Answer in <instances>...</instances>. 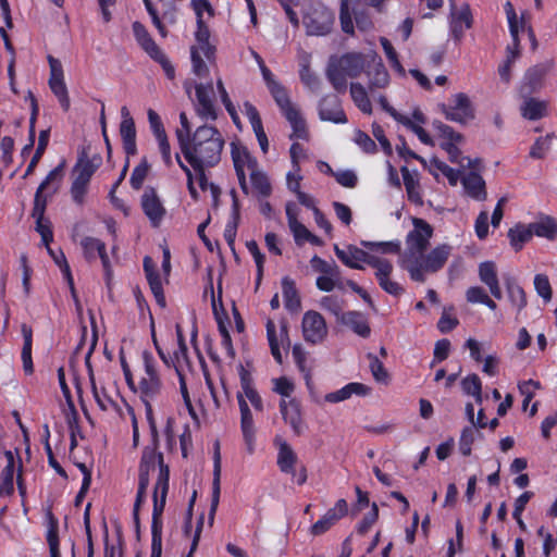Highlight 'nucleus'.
Here are the masks:
<instances>
[{"mask_svg": "<svg viewBox=\"0 0 557 557\" xmlns=\"http://www.w3.org/2000/svg\"><path fill=\"white\" fill-rule=\"evenodd\" d=\"M224 144L216 127L202 125L196 128L191 139L180 149L191 166H215L221 160Z\"/></svg>", "mask_w": 557, "mask_h": 557, "instance_id": "f257e3e1", "label": "nucleus"}, {"mask_svg": "<svg viewBox=\"0 0 557 557\" xmlns=\"http://www.w3.org/2000/svg\"><path fill=\"white\" fill-rule=\"evenodd\" d=\"M368 57L361 52L331 55L325 67V77L333 89L344 94L347 89V78H357L366 71Z\"/></svg>", "mask_w": 557, "mask_h": 557, "instance_id": "f03ea898", "label": "nucleus"}, {"mask_svg": "<svg viewBox=\"0 0 557 557\" xmlns=\"http://www.w3.org/2000/svg\"><path fill=\"white\" fill-rule=\"evenodd\" d=\"M64 165L65 161H62L50 171L35 193L32 216L36 220L35 228L40 235L46 232H52L51 222L45 218L47 198L58 193L63 178Z\"/></svg>", "mask_w": 557, "mask_h": 557, "instance_id": "7ed1b4c3", "label": "nucleus"}, {"mask_svg": "<svg viewBox=\"0 0 557 557\" xmlns=\"http://www.w3.org/2000/svg\"><path fill=\"white\" fill-rule=\"evenodd\" d=\"M334 13L322 2L306 1L302 5V24L309 36H325L334 25Z\"/></svg>", "mask_w": 557, "mask_h": 557, "instance_id": "20e7f679", "label": "nucleus"}, {"mask_svg": "<svg viewBox=\"0 0 557 557\" xmlns=\"http://www.w3.org/2000/svg\"><path fill=\"white\" fill-rule=\"evenodd\" d=\"M451 246L447 244L440 245L432 249L428 255L406 264L405 270L408 271L410 278L414 282H425L426 273H435L440 271L446 263L451 253Z\"/></svg>", "mask_w": 557, "mask_h": 557, "instance_id": "39448f33", "label": "nucleus"}, {"mask_svg": "<svg viewBox=\"0 0 557 557\" xmlns=\"http://www.w3.org/2000/svg\"><path fill=\"white\" fill-rule=\"evenodd\" d=\"M197 45L190 48V58L193 72L198 77H205L209 74V69L201 58V53L209 62L215 58V47L210 44V30L203 18L197 21V32L195 34Z\"/></svg>", "mask_w": 557, "mask_h": 557, "instance_id": "423d86ee", "label": "nucleus"}, {"mask_svg": "<svg viewBox=\"0 0 557 557\" xmlns=\"http://www.w3.org/2000/svg\"><path fill=\"white\" fill-rule=\"evenodd\" d=\"M414 228L408 233L406 238L407 250L403 257L401 267L405 269L406 264L419 259L429 247L430 239L433 235L432 226L424 220L414 218Z\"/></svg>", "mask_w": 557, "mask_h": 557, "instance_id": "0eeeda50", "label": "nucleus"}, {"mask_svg": "<svg viewBox=\"0 0 557 557\" xmlns=\"http://www.w3.org/2000/svg\"><path fill=\"white\" fill-rule=\"evenodd\" d=\"M96 170L97 164L88 162V148L83 147L72 171L74 180L71 186V196L75 203L83 205L89 182Z\"/></svg>", "mask_w": 557, "mask_h": 557, "instance_id": "6e6552de", "label": "nucleus"}, {"mask_svg": "<svg viewBox=\"0 0 557 557\" xmlns=\"http://www.w3.org/2000/svg\"><path fill=\"white\" fill-rule=\"evenodd\" d=\"M169 479L170 469L169 467L161 466V473L158 474V479L153 490V509H152V521H151V535L162 536V513L166 504V496L169 492Z\"/></svg>", "mask_w": 557, "mask_h": 557, "instance_id": "1a4fd4ad", "label": "nucleus"}, {"mask_svg": "<svg viewBox=\"0 0 557 557\" xmlns=\"http://www.w3.org/2000/svg\"><path fill=\"white\" fill-rule=\"evenodd\" d=\"M143 360L145 364V376L140 379L136 389L144 403H151V400H154L161 394L162 383L154 368L152 355L148 351H144Z\"/></svg>", "mask_w": 557, "mask_h": 557, "instance_id": "9d476101", "label": "nucleus"}, {"mask_svg": "<svg viewBox=\"0 0 557 557\" xmlns=\"http://www.w3.org/2000/svg\"><path fill=\"white\" fill-rule=\"evenodd\" d=\"M361 0H342L339 21L344 33L354 34L352 15L357 26L361 30H368L372 26L371 20L358 10Z\"/></svg>", "mask_w": 557, "mask_h": 557, "instance_id": "9b49d317", "label": "nucleus"}, {"mask_svg": "<svg viewBox=\"0 0 557 557\" xmlns=\"http://www.w3.org/2000/svg\"><path fill=\"white\" fill-rule=\"evenodd\" d=\"M50 67L49 87L53 95L58 98L60 106L66 112L70 109L71 102L67 92V87L64 82L63 67L60 60L48 57Z\"/></svg>", "mask_w": 557, "mask_h": 557, "instance_id": "f8f14e48", "label": "nucleus"}, {"mask_svg": "<svg viewBox=\"0 0 557 557\" xmlns=\"http://www.w3.org/2000/svg\"><path fill=\"white\" fill-rule=\"evenodd\" d=\"M369 265L375 269V277L384 292L395 297L400 296L405 292L399 283L391 280L394 269L391 261L376 257V259L369 260Z\"/></svg>", "mask_w": 557, "mask_h": 557, "instance_id": "ddd939ff", "label": "nucleus"}, {"mask_svg": "<svg viewBox=\"0 0 557 557\" xmlns=\"http://www.w3.org/2000/svg\"><path fill=\"white\" fill-rule=\"evenodd\" d=\"M196 103L195 110L197 114L203 120L214 121L218 117V113L214 107V89L213 83L208 84H196Z\"/></svg>", "mask_w": 557, "mask_h": 557, "instance_id": "4468645a", "label": "nucleus"}, {"mask_svg": "<svg viewBox=\"0 0 557 557\" xmlns=\"http://www.w3.org/2000/svg\"><path fill=\"white\" fill-rule=\"evenodd\" d=\"M301 327L305 341L311 344L321 343L327 335L326 322L318 311H307L302 317Z\"/></svg>", "mask_w": 557, "mask_h": 557, "instance_id": "2eb2a0df", "label": "nucleus"}, {"mask_svg": "<svg viewBox=\"0 0 557 557\" xmlns=\"http://www.w3.org/2000/svg\"><path fill=\"white\" fill-rule=\"evenodd\" d=\"M318 111L321 121L335 124H345L348 121L342 108V102L335 95L323 96L319 101Z\"/></svg>", "mask_w": 557, "mask_h": 557, "instance_id": "dca6fc26", "label": "nucleus"}, {"mask_svg": "<svg viewBox=\"0 0 557 557\" xmlns=\"http://www.w3.org/2000/svg\"><path fill=\"white\" fill-rule=\"evenodd\" d=\"M141 208L146 216L149 219L151 226L159 227L166 210L154 188H146L141 196Z\"/></svg>", "mask_w": 557, "mask_h": 557, "instance_id": "f3484780", "label": "nucleus"}, {"mask_svg": "<svg viewBox=\"0 0 557 557\" xmlns=\"http://www.w3.org/2000/svg\"><path fill=\"white\" fill-rule=\"evenodd\" d=\"M265 327L271 354L276 362L281 364L283 362V357L280 345H282L283 348H289L290 346L288 324L286 321L281 322L278 335L276 334L275 323L272 320H268Z\"/></svg>", "mask_w": 557, "mask_h": 557, "instance_id": "a211bd4d", "label": "nucleus"}, {"mask_svg": "<svg viewBox=\"0 0 557 557\" xmlns=\"http://www.w3.org/2000/svg\"><path fill=\"white\" fill-rule=\"evenodd\" d=\"M370 57L372 64L367 60L364 72L368 76V88L373 92L375 89H383L388 86L389 74L376 53H372Z\"/></svg>", "mask_w": 557, "mask_h": 557, "instance_id": "6ab92c4d", "label": "nucleus"}, {"mask_svg": "<svg viewBox=\"0 0 557 557\" xmlns=\"http://www.w3.org/2000/svg\"><path fill=\"white\" fill-rule=\"evenodd\" d=\"M348 512V505L345 499H338L335 506L326 511V513L312 524L310 532L312 535L318 536L330 530L338 520L345 517Z\"/></svg>", "mask_w": 557, "mask_h": 557, "instance_id": "aec40b11", "label": "nucleus"}, {"mask_svg": "<svg viewBox=\"0 0 557 557\" xmlns=\"http://www.w3.org/2000/svg\"><path fill=\"white\" fill-rule=\"evenodd\" d=\"M553 66L552 61L536 64L530 67L524 75V82L520 88L521 95H532L543 87V81Z\"/></svg>", "mask_w": 557, "mask_h": 557, "instance_id": "412c9836", "label": "nucleus"}, {"mask_svg": "<svg viewBox=\"0 0 557 557\" xmlns=\"http://www.w3.org/2000/svg\"><path fill=\"white\" fill-rule=\"evenodd\" d=\"M334 251L336 257L345 265L357 270H363V267L359 262H364L369 265L370 259H376V256L370 255L352 245H349L347 249H341L337 245H334Z\"/></svg>", "mask_w": 557, "mask_h": 557, "instance_id": "4be33fe9", "label": "nucleus"}, {"mask_svg": "<svg viewBox=\"0 0 557 557\" xmlns=\"http://www.w3.org/2000/svg\"><path fill=\"white\" fill-rule=\"evenodd\" d=\"M221 494V455H220V444L215 442L214 444V456H213V482H212V497H211V506L209 511V524L212 525L214 521V516L219 506Z\"/></svg>", "mask_w": 557, "mask_h": 557, "instance_id": "5701e85b", "label": "nucleus"}, {"mask_svg": "<svg viewBox=\"0 0 557 557\" xmlns=\"http://www.w3.org/2000/svg\"><path fill=\"white\" fill-rule=\"evenodd\" d=\"M81 246L84 250L85 258L88 260L96 259V256L98 253L104 268L107 278L109 280L111 275V270L104 243L98 238L87 236L82 239Z\"/></svg>", "mask_w": 557, "mask_h": 557, "instance_id": "b1692460", "label": "nucleus"}, {"mask_svg": "<svg viewBox=\"0 0 557 557\" xmlns=\"http://www.w3.org/2000/svg\"><path fill=\"white\" fill-rule=\"evenodd\" d=\"M280 410L284 421L292 426L296 435H300L304 432V424L300 417L298 401L296 399H290L288 401L282 399L280 403Z\"/></svg>", "mask_w": 557, "mask_h": 557, "instance_id": "393cba45", "label": "nucleus"}, {"mask_svg": "<svg viewBox=\"0 0 557 557\" xmlns=\"http://www.w3.org/2000/svg\"><path fill=\"white\" fill-rule=\"evenodd\" d=\"M232 160L234 163L236 176H238L240 173L242 175H246L245 169L251 172L258 168L257 159L250 154L247 148L236 145L235 143H232Z\"/></svg>", "mask_w": 557, "mask_h": 557, "instance_id": "a878e982", "label": "nucleus"}, {"mask_svg": "<svg viewBox=\"0 0 557 557\" xmlns=\"http://www.w3.org/2000/svg\"><path fill=\"white\" fill-rule=\"evenodd\" d=\"M157 448L158 446H154L152 443L151 446H148L143 450L138 479H149V473L151 470H154L156 463H158L159 473H161V466L169 467L164 463L162 453H157Z\"/></svg>", "mask_w": 557, "mask_h": 557, "instance_id": "bb28decb", "label": "nucleus"}, {"mask_svg": "<svg viewBox=\"0 0 557 557\" xmlns=\"http://www.w3.org/2000/svg\"><path fill=\"white\" fill-rule=\"evenodd\" d=\"M523 102L520 106L521 115L530 121H537L547 115L548 103L545 100L521 95Z\"/></svg>", "mask_w": 557, "mask_h": 557, "instance_id": "cd10ccee", "label": "nucleus"}, {"mask_svg": "<svg viewBox=\"0 0 557 557\" xmlns=\"http://www.w3.org/2000/svg\"><path fill=\"white\" fill-rule=\"evenodd\" d=\"M479 277L496 299H502L503 293L497 277L496 264L493 261H484L479 265Z\"/></svg>", "mask_w": 557, "mask_h": 557, "instance_id": "c85d7f7f", "label": "nucleus"}, {"mask_svg": "<svg viewBox=\"0 0 557 557\" xmlns=\"http://www.w3.org/2000/svg\"><path fill=\"white\" fill-rule=\"evenodd\" d=\"M351 329L357 335L367 338L370 336L371 329L363 313L359 311H348L341 315L338 321Z\"/></svg>", "mask_w": 557, "mask_h": 557, "instance_id": "c756f323", "label": "nucleus"}, {"mask_svg": "<svg viewBox=\"0 0 557 557\" xmlns=\"http://www.w3.org/2000/svg\"><path fill=\"white\" fill-rule=\"evenodd\" d=\"M472 26V14L468 4L451 13L450 29L454 38L460 40L466 29Z\"/></svg>", "mask_w": 557, "mask_h": 557, "instance_id": "7c9ffc66", "label": "nucleus"}, {"mask_svg": "<svg viewBox=\"0 0 557 557\" xmlns=\"http://www.w3.org/2000/svg\"><path fill=\"white\" fill-rule=\"evenodd\" d=\"M371 392V387L364 385L362 383L352 382L338 391L326 394L325 400L329 403H339L346 400L351 397V395L356 394L359 396L369 395Z\"/></svg>", "mask_w": 557, "mask_h": 557, "instance_id": "2f4dec72", "label": "nucleus"}, {"mask_svg": "<svg viewBox=\"0 0 557 557\" xmlns=\"http://www.w3.org/2000/svg\"><path fill=\"white\" fill-rule=\"evenodd\" d=\"M467 194L475 200L483 201L486 199L485 182L476 172H470L461 180Z\"/></svg>", "mask_w": 557, "mask_h": 557, "instance_id": "473e14b6", "label": "nucleus"}, {"mask_svg": "<svg viewBox=\"0 0 557 557\" xmlns=\"http://www.w3.org/2000/svg\"><path fill=\"white\" fill-rule=\"evenodd\" d=\"M120 134L126 156L136 154V129L134 120L122 121L120 124Z\"/></svg>", "mask_w": 557, "mask_h": 557, "instance_id": "72a5a7b5", "label": "nucleus"}, {"mask_svg": "<svg viewBox=\"0 0 557 557\" xmlns=\"http://www.w3.org/2000/svg\"><path fill=\"white\" fill-rule=\"evenodd\" d=\"M238 405L240 409V424L244 438L246 443L250 446L251 441L253 438V419L251 411L249 409L248 404L246 403L244 396L242 394L237 395Z\"/></svg>", "mask_w": 557, "mask_h": 557, "instance_id": "f704fd0d", "label": "nucleus"}, {"mask_svg": "<svg viewBox=\"0 0 557 557\" xmlns=\"http://www.w3.org/2000/svg\"><path fill=\"white\" fill-rule=\"evenodd\" d=\"M533 235L555 239L557 236V222L549 215H541L539 221L530 223Z\"/></svg>", "mask_w": 557, "mask_h": 557, "instance_id": "c9c22d12", "label": "nucleus"}, {"mask_svg": "<svg viewBox=\"0 0 557 557\" xmlns=\"http://www.w3.org/2000/svg\"><path fill=\"white\" fill-rule=\"evenodd\" d=\"M231 196H232V220L225 226L224 238L227 242L228 246L233 248L235 237H236L237 226H238L239 219H240V212H239V201H238L235 189L231 190Z\"/></svg>", "mask_w": 557, "mask_h": 557, "instance_id": "e433bc0d", "label": "nucleus"}, {"mask_svg": "<svg viewBox=\"0 0 557 557\" xmlns=\"http://www.w3.org/2000/svg\"><path fill=\"white\" fill-rule=\"evenodd\" d=\"M23 335V348H22V361L25 373L32 374L34 372L33 359H32V346H33V330L29 325L23 323L21 326Z\"/></svg>", "mask_w": 557, "mask_h": 557, "instance_id": "4c0bfd02", "label": "nucleus"}, {"mask_svg": "<svg viewBox=\"0 0 557 557\" xmlns=\"http://www.w3.org/2000/svg\"><path fill=\"white\" fill-rule=\"evenodd\" d=\"M532 237L533 233L530 224L518 223L508 231L510 245L516 251L521 250L524 244L530 242Z\"/></svg>", "mask_w": 557, "mask_h": 557, "instance_id": "58836bf2", "label": "nucleus"}, {"mask_svg": "<svg viewBox=\"0 0 557 557\" xmlns=\"http://www.w3.org/2000/svg\"><path fill=\"white\" fill-rule=\"evenodd\" d=\"M349 91L356 107L364 114L372 113V103L368 96L367 88L361 83H350Z\"/></svg>", "mask_w": 557, "mask_h": 557, "instance_id": "ea45409f", "label": "nucleus"}, {"mask_svg": "<svg viewBox=\"0 0 557 557\" xmlns=\"http://www.w3.org/2000/svg\"><path fill=\"white\" fill-rule=\"evenodd\" d=\"M133 32L138 45L150 55H154L161 49L149 35L146 27L140 22L133 23Z\"/></svg>", "mask_w": 557, "mask_h": 557, "instance_id": "a19ab883", "label": "nucleus"}, {"mask_svg": "<svg viewBox=\"0 0 557 557\" xmlns=\"http://www.w3.org/2000/svg\"><path fill=\"white\" fill-rule=\"evenodd\" d=\"M282 292L286 309L296 311L300 309L301 301L295 282L288 276L282 280Z\"/></svg>", "mask_w": 557, "mask_h": 557, "instance_id": "79ce46f5", "label": "nucleus"}, {"mask_svg": "<svg viewBox=\"0 0 557 557\" xmlns=\"http://www.w3.org/2000/svg\"><path fill=\"white\" fill-rule=\"evenodd\" d=\"M504 282L511 304L518 308V311H521L527 306V296L523 288L510 275L504 276Z\"/></svg>", "mask_w": 557, "mask_h": 557, "instance_id": "37998d69", "label": "nucleus"}, {"mask_svg": "<svg viewBox=\"0 0 557 557\" xmlns=\"http://www.w3.org/2000/svg\"><path fill=\"white\" fill-rule=\"evenodd\" d=\"M297 462V455L292 447L282 442L277 454V466L282 472L294 474V468Z\"/></svg>", "mask_w": 557, "mask_h": 557, "instance_id": "c03bdc74", "label": "nucleus"}, {"mask_svg": "<svg viewBox=\"0 0 557 557\" xmlns=\"http://www.w3.org/2000/svg\"><path fill=\"white\" fill-rule=\"evenodd\" d=\"M252 189L261 198H268L272 193V186L267 174L259 166L249 173Z\"/></svg>", "mask_w": 557, "mask_h": 557, "instance_id": "a18cd8bd", "label": "nucleus"}, {"mask_svg": "<svg viewBox=\"0 0 557 557\" xmlns=\"http://www.w3.org/2000/svg\"><path fill=\"white\" fill-rule=\"evenodd\" d=\"M283 115L286 117V120L289 122V124L293 128V133L289 136L290 139L307 138L308 132H307L306 121L302 119V116L300 115L299 111L296 108L289 109V111H287Z\"/></svg>", "mask_w": 557, "mask_h": 557, "instance_id": "49530a36", "label": "nucleus"}, {"mask_svg": "<svg viewBox=\"0 0 557 557\" xmlns=\"http://www.w3.org/2000/svg\"><path fill=\"white\" fill-rule=\"evenodd\" d=\"M48 518L47 542L49 544L50 557H61L59 548V522L51 511L48 512Z\"/></svg>", "mask_w": 557, "mask_h": 557, "instance_id": "de8ad7c7", "label": "nucleus"}, {"mask_svg": "<svg viewBox=\"0 0 557 557\" xmlns=\"http://www.w3.org/2000/svg\"><path fill=\"white\" fill-rule=\"evenodd\" d=\"M404 180V185L408 195V199L417 205H422V197L419 191L420 184L409 172L406 166L400 169Z\"/></svg>", "mask_w": 557, "mask_h": 557, "instance_id": "09e8293b", "label": "nucleus"}, {"mask_svg": "<svg viewBox=\"0 0 557 557\" xmlns=\"http://www.w3.org/2000/svg\"><path fill=\"white\" fill-rule=\"evenodd\" d=\"M96 342H97V338L94 339V343H92L89 351L87 352V355L85 357V363H86V367H87V370H88V379H89V382H90V386H91L94 398H95L97 405L99 406V408L102 411H107L106 403L100 399L99 389L97 387L94 370H92V367H91V363H90V357H91L94 347L96 345Z\"/></svg>", "mask_w": 557, "mask_h": 557, "instance_id": "8fccbe9b", "label": "nucleus"}, {"mask_svg": "<svg viewBox=\"0 0 557 557\" xmlns=\"http://www.w3.org/2000/svg\"><path fill=\"white\" fill-rule=\"evenodd\" d=\"M269 91L271 92L283 114L289 111V109H295L290 102L287 90L280 83L269 88Z\"/></svg>", "mask_w": 557, "mask_h": 557, "instance_id": "3c124183", "label": "nucleus"}, {"mask_svg": "<svg viewBox=\"0 0 557 557\" xmlns=\"http://www.w3.org/2000/svg\"><path fill=\"white\" fill-rule=\"evenodd\" d=\"M367 357L370 361L369 367L374 380L379 383H388L389 374L383 366L382 361L371 352H369Z\"/></svg>", "mask_w": 557, "mask_h": 557, "instance_id": "603ef678", "label": "nucleus"}, {"mask_svg": "<svg viewBox=\"0 0 557 557\" xmlns=\"http://www.w3.org/2000/svg\"><path fill=\"white\" fill-rule=\"evenodd\" d=\"M311 267L314 271L322 273V276H336L339 277V269L335 262H327L324 259L314 256L310 260Z\"/></svg>", "mask_w": 557, "mask_h": 557, "instance_id": "864d4df0", "label": "nucleus"}, {"mask_svg": "<svg viewBox=\"0 0 557 557\" xmlns=\"http://www.w3.org/2000/svg\"><path fill=\"white\" fill-rule=\"evenodd\" d=\"M361 245L370 250L381 253H399L400 242H361Z\"/></svg>", "mask_w": 557, "mask_h": 557, "instance_id": "5fc2aeb1", "label": "nucleus"}, {"mask_svg": "<svg viewBox=\"0 0 557 557\" xmlns=\"http://www.w3.org/2000/svg\"><path fill=\"white\" fill-rule=\"evenodd\" d=\"M320 306L322 309L334 314L337 321H339L341 315L345 313L343 312L344 301L334 295L322 297L320 300Z\"/></svg>", "mask_w": 557, "mask_h": 557, "instance_id": "6e6d98bb", "label": "nucleus"}, {"mask_svg": "<svg viewBox=\"0 0 557 557\" xmlns=\"http://www.w3.org/2000/svg\"><path fill=\"white\" fill-rule=\"evenodd\" d=\"M149 168L150 165L147 159L144 158L141 162L133 170L129 183L134 189L138 190L143 187L144 181L146 180L149 172Z\"/></svg>", "mask_w": 557, "mask_h": 557, "instance_id": "4d7b16f0", "label": "nucleus"}, {"mask_svg": "<svg viewBox=\"0 0 557 557\" xmlns=\"http://www.w3.org/2000/svg\"><path fill=\"white\" fill-rule=\"evenodd\" d=\"M433 127L438 132V135L445 139L444 143H461L463 140V136L460 133L455 132L453 127L441 121H434Z\"/></svg>", "mask_w": 557, "mask_h": 557, "instance_id": "13d9d810", "label": "nucleus"}, {"mask_svg": "<svg viewBox=\"0 0 557 557\" xmlns=\"http://www.w3.org/2000/svg\"><path fill=\"white\" fill-rule=\"evenodd\" d=\"M532 496L533 493L528 491L521 494L515 502V509L512 516L522 531H525L527 527L521 518V515Z\"/></svg>", "mask_w": 557, "mask_h": 557, "instance_id": "bf43d9fd", "label": "nucleus"}, {"mask_svg": "<svg viewBox=\"0 0 557 557\" xmlns=\"http://www.w3.org/2000/svg\"><path fill=\"white\" fill-rule=\"evenodd\" d=\"M181 127L175 131L180 148L191 139V126L185 112L180 114Z\"/></svg>", "mask_w": 557, "mask_h": 557, "instance_id": "052dcab7", "label": "nucleus"}, {"mask_svg": "<svg viewBox=\"0 0 557 557\" xmlns=\"http://www.w3.org/2000/svg\"><path fill=\"white\" fill-rule=\"evenodd\" d=\"M300 79L306 87L312 91H318L321 87L320 78L310 70L309 64H302L300 72Z\"/></svg>", "mask_w": 557, "mask_h": 557, "instance_id": "680f3d73", "label": "nucleus"}, {"mask_svg": "<svg viewBox=\"0 0 557 557\" xmlns=\"http://www.w3.org/2000/svg\"><path fill=\"white\" fill-rule=\"evenodd\" d=\"M509 24V32L513 41V48H518L520 46L519 40V32H524L528 29V26H531L528 21L525 20L524 15L522 14L520 20H518V16L513 21H508Z\"/></svg>", "mask_w": 557, "mask_h": 557, "instance_id": "e2e57ef3", "label": "nucleus"}, {"mask_svg": "<svg viewBox=\"0 0 557 557\" xmlns=\"http://www.w3.org/2000/svg\"><path fill=\"white\" fill-rule=\"evenodd\" d=\"M448 107H453L454 109L461 110V112H466L470 120L474 117V111L471 101L469 97L463 92L456 94L453 99V104H449Z\"/></svg>", "mask_w": 557, "mask_h": 557, "instance_id": "0e129e2a", "label": "nucleus"}, {"mask_svg": "<svg viewBox=\"0 0 557 557\" xmlns=\"http://www.w3.org/2000/svg\"><path fill=\"white\" fill-rule=\"evenodd\" d=\"M534 287H535L536 293L545 301H549L552 299V287H550L547 275L536 274L534 277Z\"/></svg>", "mask_w": 557, "mask_h": 557, "instance_id": "69168bd1", "label": "nucleus"}, {"mask_svg": "<svg viewBox=\"0 0 557 557\" xmlns=\"http://www.w3.org/2000/svg\"><path fill=\"white\" fill-rule=\"evenodd\" d=\"M550 135L540 137L535 140L530 150V157L533 159H542L550 147Z\"/></svg>", "mask_w": 557, "mask_h": 557, "instance_id": "338daca9", "label": "nucleus"}, {"mask_svg": "<svg viewBox=\"0 0 557 557\" xmlns=\"http://www.w3.org/2000/svg\"><path fill=\"white\" fill-rule=\"evenodd\" d=\"M354 140L367 153H373L376 151V144L374 140L367 133L360 129L355 132Z\"/></svg>", "mask_w": 557, "mask_h": 557, "instance_id": "774afa93", "label": "nucleus"}]
</instances>
